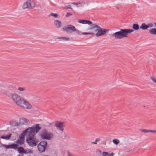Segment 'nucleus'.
Returning a JSON list of instances; mask_svg holds the SVG:
<instances>
[{"label": "nucleus", "mask_w": 156, "mask_h": 156, "mask_svg": "<svg viewBox=\"0 0 156 156\" xmlns=\"http://www.w3.org/2000/svg\"><path fill=\"white\" fill-rule=\"evenodd\" d=\"M0 92L8 96H11V97L17 105L20 107L27 109H30L32 108V105L24 99L18 96L15 93L12 94L9 90L14 91L15 87L10 84H6L3 86L0 84Z\"/></svg>", "instance_id": "obj_1"}, {"label": "nucleus", "mask_w": 156, "mask_h": 156, "mask_svg": "<svg viewBox=\"0 0 156 156\" xmlns=\"http://www.w3.org/2000/svg\"><path fill=\"white\" fill-rule=\"evenodd\" d=\"M93 29L95 30L96 32H97L95 35L97 37L104 35L106 33L108 32L109 31L108 30L102 28L96 24L90 25L89 29L91 30Z\"/></svg>", "instance_id": "obj_2"}, {"label": "nucleus", "mask_w": 156, "mask_h": 156, "mask_svg": "<svg viewBox=\"0 0 156 156\" xmlns=\"http://www.w3.org/2000/svg\"><path fill=\"white\" fill-rule=\"evenodd\" d=\"M41 137L43 139L50 140L53 137V133L51 132H48V130L44 129L40 132Z\"/></svg>", "instance_id": "obj_3"}, {"label": "nucleus", "mask_w": 156, "mask_h": 156, "mask_svg": "<svg viewBox=\"0 0 156 156\" xmlns=\"http://www.w3.org/2000/svg\"><path fill=\"white\" fill-rule=\"evenodd\" d=\"M112 36L116 39H120L127 37V29H121L112 34Z\"/></svg>", "instance_id": "obj_4"}, {"label": "nucleus", "mask_w": 156, "mask_h": 156, "mask_svg": "<svg viewBox=\"0 0 156 156\" xmlns=\"http://www.w3.org/2000/svg\"><path fill=\"white\" fill-rule=\"evenodd\" d=\"M35 7V5L33 1L29 0L26 1L22 5V8L23 9H31Z\"/></svg>", "instance_id": "obj_5"}, {"label": "nucleus", "mask_w": 156, "mask_h": 156, "mask_svg": "<svg viewBox=\"0 0 156 156\" xmlns=\"http://www.w3.org/2000/svg\"><path fill=\"white\" fill-rule=\"evenodd\" d=\"M22 133L24 136H26V138H28L29 140L31 139V137L35 136V132L31 127L26 129Z\"/></svg>", "instance_id": "obj_6"}, {"label": "nucleus", "mask_w": 156, "mask_h": 156, "mask_svg": "<svg viewBox=\"0 0 156 156\" xmlns=\"http://www.w3.org/2000/svg\"><path fill=\"white\" fill-rule=\"evenodd\" d=\"M26 140L28 144L32 147L36 146L39 142L38 140L35 136L31 137V139L29 140H28V138H26Z\"/></svg>", "instance_id": "obj_7"}, {"label": "nucleus", "mask_w": 156, "mask_h": 156, "mask_svg": "<svg viewBox=\"0 0 156 156\" xmlns=\"http://www.w3.org/2000/svg\"><path fill=\"white\" fill-rule=\"evenodd\" d=\"M46 141H42L40 142L37 146L38 150L41 152H44L47 147Z\"/></svg>", "instance_id": "obj_8"}, {"label": "nucleus", "mask_w": 156, "mask_h": 156, "mask_svg": "<svg viewBox=\"0 0 156 156\" xmlns=\"http://www.w3.org/2000/svg\"><path fill=\"white\" fill-rule=\"evenodd\" d=\"M63 29L64 31L68 33H72L73 31H75L76 30L75 27L71 25H69L67 27H64Z\"/></svg>", "instance_id": "obj_9"}, {"label": "nucleus", "mask_w": 156, "mask_h": 156, "mask_svg": "<svg viewBox=\"0 0 156 156\" xmlns=\"http://www.w3.org/2000/svg\"><path fill=\"white\" fill-rule=\"evenodd\" d=\"M64 124V122H61L56 121L55 122V126L56 127L57 129L60 130L62 132H63L64 130L63 127L65 126Z\"/></svg>", "instance_id": "obj_10"}, {"label": "nucleus", "mask_w": 156, "mask_h": 156, "mask_svg": "<svg viewBox=\"0 0 156 156\" xmlns=\"http://www.w3.org/2000/svg\"><path fill=\"white\" fill-rule=\"evenodd\" d=\"M29 120L28 119L24 118H22L20 119L18 125L19 126H23L27 125L29 123Z\"/></svg>", "instance_id": "obj_11"}, {"label": "nucleus", "mask_w": 156, "mask_h": 156, "mask_svg": "<svg viewBox=\"0 0 156 156\" xmlns=\"http://www.w3.org/2000/svg\"><path fill=\"white\" fill-rule=\"evenodd\" d=\"M153 24L152 23H150L147 24H146L144 23H142L140 28L142 30H146L148 29L149 28H151L153 27Z\"/></svg>", "instance_id": "obj_12"}, {"label": "nucleus", "mask_w": 156, "mask_h": 156, "mask_svg": "<svg viewBox=\"0 0 156 156\" xmlns=\"http://www.w3.org/2000/svg\"><path fill=\"white\" fill-rule=\"evenodd\" d=\"M24 136L23 135V133H22L20 135L19 139L17 140L16 143L22 145L24 143Z\"/></svg>", "instance_id": "obj_13"}, {"label": "nucleus", "mask_w": 156, "mask_h": 156, "mask_svg": "<svg viewBox=\"0 0 156 156\" xmlns=\"http://www.w3.org/2000/svg\"><path fill=\"white\" fill-rule=\"evenodd\" d=\"M2 146L7 149L12 148L16 149L18 148V144H15L9 145L3 144Z\"/></svg>", "instance_id": "obj_14"}, {"label": "nucleus", "mask_w": 156, "mask_h": 156, "mask_svg": "<svg viewBox=\"0 0 156 156\" xmlns=\"http://www.w3.org/2000/svg\"><path fill=\"white\" fill-rule=\"evenodd\" d=\"M39 124H35L31 127L33 129L34 132H35V133L38 132L41 129V127L39 126Z\"/></svg>", "instance_id": "obj_15"}, {"label": "nucleus", "mask_w": 156, "mask_h": 156, "mask_svg": "<svg viewBox=\"0 0 156 156\" xmlns=\"http://www.w3.org/2000/svg\"><path fill=\"white\" fill-rule=\"evenodd\" d=\"M78 22L80 23H82L83 24H87L88 25H92V23L91 21L86 20H79L78 21Z\"/></svg>", "instance_id": "obj_16"}, {"label": "nucleus", "mask_w": 156, "mask_h": 156, "mask_svg": "<svg viewBox=\"0 0 156 156\" xmlns=\"http://www.w3.org/2000/svg\"><path fill=\"white\" fill-rule=\"evenodd\" d=\"M54 24L55 27L57 28H59L62 26L61 22L58 20H55L54 21Z\"/></svg>", "instance_id": "obj_17"}, {"label": "nucleus", "mask_w": 156, "mask_h": 156, "mask_svg": "<svg viewBox=\"0 0 156 156\" xmlns=\"http://www.w3.org/2000/svg\"><path fill=\"white\" fill-rule=\"evenodd\" d=\"M75 31H76L77 33L79 34V35H81V34H82L83 35H88V34H90V35H93L94 34V33L93 32H90V33H86V32H83L81 33L80 31L79 30H77L76 29V30Z\"/></svg>", "instance_id": "obj_18"}, {"label": "nucleus", "mask_w": 156, "mask_h": 156, "mask_svg": "<svg viewBox=\"0 0 156 156\" xmlns=\"http://www.w3.org/2000/svg\"><path fill=\"white\" fill-rule=\"evenodd\" d=\"M141 131L144 133H156V130H147V129H141Z\"/></svg>", "instance_id": "obj_19"}, {"label": "nucleus", "mask_w": 156, "mask_h": 156, "mask_svg": "<svg viewBox=\"0 0 156 156\" xmlns=\"http://www.w3.org/2000/svg\"><path fill=\"white\" fill-rule=\"evenodd\" d=\"M18 152L20 154H24L25 149H24L23 147H20L17 148Z\"/></svg>", "instance_id": "obj_20"}, {"label": "nucleus", "mask_w": 156, "mask_h": 156, "mask_svg": "<svg viewBox=\"0 0 156 156\" xmlns=\"http://www.w3.org/2000/svg\"><path fill=\"white\" fill-rule=\"evenodd\" d=\"M114 154V153L112 152L109 154L108 152H103L102 154L103 156H113Z\"/></svg>", "instance_id": "obj_21"}, {"label": "nucleus", "mask_w": 156, "mask_h": 156, "mask_svg": "<svg viewBox=\"0 0 156 156\" xmlns=\"http://www.w3.org/2000/svg\"><path fill=\"white\" fill-rule=\"evenodd\" d=\"M149 33L153 35H156V28H151L149 30Z\"/></svg>", "instance_id": "obj_22"}, {"label": "nucleus", "mask_w": 156, "mask_h": 156, "mask_svg": "<svg viewBox=\"0 0 156 156\" xmlns=\"http://www.w3.org/2000/svg\"><path fill=\"white\" fill-rule=\"evenodd\" d=\"M132 28L135 30H138L139 29V26L138 24L135 23L133 25Z\"/></svg>", "instance_id": "obj_23"}, {"label": "nucleus", "mask_w": 156, "mask_h": 156, "mask_svg": "<svg viewBox=\"0 0 156 156\" xmlns=\"http://www.w3.org/2000/svg\"><path fill=\"white\" fill-rule=\"evenodd\" d=\"M12 134L11 133L9 134L8 135L6 136H1L0 138L2 139H6V140L9 139L10 138Z\"/></svg>", "instance_id": "obj_24"}, {"label": "nucleus", "mask_w": 156, "mask_h": 156, "mask_svg": "<svg viewBox=\"0 0 156 156\" xmlns=\"http://www.w3.org/2000/svg\"><path fill=\"white\" fill-rule=\"evenodd\" d=\"M112 142L114 144L116 145L118 144L120 142L119 140L117 139H114L112 140Z\"/></svg>", "instance_id": "obj_25"}, {"label": "nucleus", "mask_w": 156, "mask_h": 156, "mask_svg": "<svg viewBox=\"0 0 156 156\" xmlns=\"http://www.w3.org/2000/svg\"><path fill=\"white\" fill-rule=\"evenodd\" d=\"M58 16V14L57 13H51L48 16H53L55 18H56Z\"/></svg>", "instance_id": "obj_26"}, {"label": "nucleus", "mask_w": 156, "mask_h": 156, "mask_svg": "<svg viewBox=\"0 0 156 156\" xmlns=\"http://www.w3.org/2000/svg\"><path fill=\"white\" fill-rule=\"evenodd\" d=\"M24 154L32 153V151L30 149H25Z\"/></svg>", "instance_id": "obj_27"}, {"label": "nucleus", "mask_w": 156, "mask_h": 156, "mask_svg": "<svg viewBox=\"0 0 156 156\" xmlns=\"http://www.w3.org/2000/svg\"><path fill=\"white\" fill-rule=\"evenodd\" d=\"M58 39H63L65 41H69L70 40L69 38L66 37H59Z\"/></svg>", "instance_id": "obj_28"}, {"label": "nucleus", "mask_w": 156, "mask_h": 156, "mask_svg": "<svg viewBox=\"0 0 156 156\" xmlns=\"http://www.w3.org/2000/svg\"><path fill=\"white\" fill-rule=\"evenodd\" d=\"M101 139L99 138H98L95 139V142H92L91 144H97V142H98Z\"/></svg>", "instance_id": "obj_29"}, {"label": "nucleus", "mask_w": 156, "mask_h": 156, "mask_svg": "<svg viewBox=\"0 0 156 156\" xmlns=\"http://www.w3.org/2000/svg\"><path fill=\"white\" fill-rule=\"evenodd\" d=\"M16 124H17V123L15 121H11L10 122V124L11 125H16Z\"/></svg>", "instance_id": "obj_30"}, {"label": "nucleus", "mask_w": 156, "mask_h": 156, "mask_svg": "<svg viewBox=\"0 0 156 156\" xmlns=\"http://www.w3.org/2000/svg\"><path fill=\"white\" fill-rule=\"evenodd\" d=\"M151 79L152 80L153 82L156 83V78L153 77H151Z\"/></svg>", "instance_id": "obj_31"}, {"label": "nucleus", "mask_w": 156, "mask_h": 156, "mask_svg": "<svg viewBox=\"0 0 156 156\" xmlns=\"http://www.w3.org/2000/svg\"><path fill=\"white\" fill-rule=\"evenodd\" d=\"M76 5L77 7H81L82 6V4L80 2L77 3V4H76Z\"/></svg>", "instance_id": "obj_32"}, {"label": "nucleus", "mask_w": 156, "mask_h": 156, "mask_svg": "<svg viewBox=\"0 0 156 156\" xmlns=\"http://www.w3.org/2000/svg\"><path fill=\"white\" fill-rule=\"evenodd\" d=\"M18 90L20 91H23L25 90V88L23 87H19Z\"/></svg>", "instance_id": "obj_33"}, {"label": "nucleus", "mask_w": 156, "mask_h": 156, "mask_svg": "<svg viewBox=\"0 0 156 156\" xmlns=\"http://www.w3.org/2000/svg\"><path fill=\"white\" fill-rule=\"evenodd\" d=\"M134 31V30L132 29H127V34L130 33Z\"/></svg>", "instance_id": "obj_34"}, {"label": "nucleus", "mask_w": 156, "mask_h": 156, "mask_svg": "<svg viewBox=\"0 0 156 156\" xmlns=\"http://www.w3.org/2000/svg\"><path fill=\"white\" fill-rule=\"evenodd\" d=\"M72 14L70 13L67 12L66 15V17H69L70 16H72Z\"/></svg>", "instance_id": "obj_35"}, {"label": "nucleus", "mask_w": 156, "mask_h": 156, "mask_svg": "<svg viewBox=\"0 0 156 156\" xmlns=\"http://www.w3.org/2000/svg\"><path fill=\"white\" fill-rule=\"evenodd\" d=\"M66 8L67 9H72V8H71L70 5H67V6H66Z\"/></svg>", "instance_id": "obj_36"}, {"label": "nucleus", "mask_w": 156, "mask_h": 156, "mask_svg": "<svg viewBox=\"0 0 156 156\" xmlns=\"http://www.w3.org/2000/svg\"><path fill=\"white\" fill-rule=\"evenodd\" d=\"M68 156H73L72 155L70 154L69 152H68Z\"/></svg>", "instance_id": "obj_37"}, {"label": "nucleus", "mask_w": 156, "mask_h": 156, "mask_svg": "<svg viewBox=\"0 0 156 156\" xmlns=\"http://www.w3.org/2000/svg\"><path fill=\"white\" fill-rule=\"evenodd\" d=\"M77 4V3H75V2H73L72 3V4H73V5H76V4Z\"/></svg>", "instance_id": "obj_38"}, {"label": "nucleus", "mask_w": 156, "mask_h": 156, "mask_svg": "<svg viewBox=\"0 0 156 156\" xmlns=\"http://www.w3.org/2000/svg\"><path fill=\"white\" fill-rule=\"evenodd\" d=\"M154 25H155V26L156 27V23H154Z\"/></svg>", "instance_id": "obj_39"}, {"label": "nucleus", "mask_w": 156, "mask_h": 156, "mask_svg": "<svg viewBox=\"0 0 156 156\" xmlns=\"http://www.w3.org/2000/svg\"><path fill=\"white\" fill-rule=\"evenodd\" d=\"M49 124L50 125H52L51 123H49Z\"/></svg>", "instance_id": "obj_40"}, {"label": "nucleus", "mask_w": 156, "mask_h": 156, "mask_svg": "<svg viewBox=\"0 0 156 156\" xmlns=\"http://www.w3.org/2000/svg\"><path fill=\"white\" fill-rule=\"evenodd\" d=\"M116 8H117V9H119V8H118V7H116Z\"/></svg>", "instance_id": "obj_41"}]
</instances>
